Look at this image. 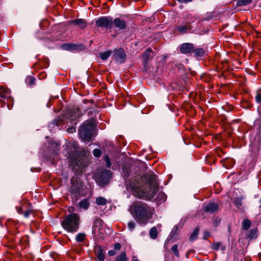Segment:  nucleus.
<instances>
[{"label": "nucleus", "mask_w": 261, "mask_h": 261, "mask_svg": "<svg viewBox=\"0 0 261 261\" xmlns=\"http://www.w3.org/2000/svg\"><path fill=\"white\" fill-rule=\"evenodd\" d=\"M126 180L127 188L132 191L133 195L139 198L150 200L158 191L156 176L152 172L136 179Z\"/></svg>", "instance_id": "nucleus-1"}, {"label": "nucleus", "mask_w": 261, "mask_h": 261, "mask_svg": "<svg viewBox=\"0 0 261 261\" xmlns=\"http://www.w3.org/2000/svg\"><path fill=\"white\" fill-rule=\"evenodd\" d=\"M128 210L134 219L141 225H146L154 213L153 207L142 201L133 202Z\"/></svg>", "instance_id": "nucleus-2"}, {"label": "nucleus", "mask_w": 261, "mask_h": 261, "mask_svg": "<svg viewBox=\"0 0 261 261\" xmlns=\"http://www.w3.org/2000/svg\"><path fill=\"white\" fill-rule=\"evenodd\" d=\"M80 217L75 213L66 215L61 222L62 227L68 232L74 233L79 229Z\"/></svg>", "instance_id": "nucleus-3"}, {"label": "nucleus", "mask_w": 261, "mask_h": 261, "mask_svg": "<svg viewBox=\"0 0 261 261\" xmlns=\"http://www.w3.org/2000/svg\"><path fill=\"white\" fill-rule=\"evenodd\" d=\"M71 186L69 188L70 194L78 199L80 197L85 196L87 193V187L83 184L81 179L76 176L70 179Z\"/></svg>", "instance_id": "nucleus-4"}, {"label": "nucleus", "mask_w": 261, "mask_h": 261, "mask_svg": "<svg viewBox=\"0 0 261 261\" xmlns=\"http://www.w3.org/2000/svg\"><path fill=\"white\" fill-rule=\"evenodd\" d=\"M94 121L90 119L84 121L79 128V134L81 139L85 141H90L94 135Z\"/></svg>", "instance_id": "nucleus-5"}, {"label": "nucleus", "mask_w": 261, "mask_h": 261, "mask_svg": "<svg viewBox=\"0 0 261 261\" xmlns=\"http://www.w3.org/2000/svg\"><path fill=\"white\" fill-rule=\"evenodd\" d=\"M112 177V172L110 170H105L101 172L96 178V182L101 186L107 185Z\"/></svg>", "instance_id": "nucleus-6"}, {"label": "nucleus", "mask_w": 261, "mask_h": 261, "mask_svg": "<svg viewBox=\"0 0 261 261\" xmlns=\"http://www.w3.org/2000/svg\"><path fill=\"white\" fill-rule=\"evenodd\" d=\"M95 24L98 27L106 28L108 29H112L113 27V20L110 17L102 16L96 20Z\"/></svg>", "instance_id": "nucleus-7"}, {"label": "nucleus", "mask_w": 261, "mask_h": 261, "mask_svg": "<svg viewBox=\"0 0 261 261\" xmlns=\"http://www.w3.org/2000/svg\"><path fill=\"white\" fill-rule=\"evenodd\" d=\"M73 170L77 173H82L86 165L85 160L83 159L77 158L71 161V164Z\"/></svg>", "instance_id": "nucleus-8"}, {"label": "nucleus", "mask_w": 261, "mask_h": 261, "mask_svg": "<svg viewBox=\"0 0 261 261\" xmlns=\"http://www.w3.org/2000/svg\"><path fill=\"white\" fill-rule=\"evenodd\" d=\"M192 29V25L187 23L177 25L174 29L175 32L180 34H184L190 32Z\"/></svg>", "instance_id": "nucleus-9"}, {"label": "nucleus", "mask_w": 261, "mask_h": 261, "mask_svg": "<svg viewBox=\"0 0 261 261\" xmlns=\"http://www.w3.org/2000/svg\"><path fill=\"white\" fill-rule=\"evenodd\" d=\"M194 46L190 43H185L180 45L179 50L181 53L188 54L193 53Z\"/></svg>", "instance_id": "nucleus-10"}, {"label": "nucleus", "mask_w": 261, "mask_h": 261, "mask_svg": "<svg viewBox=\"0 0 261 261\" xmlns=\"http://www.w3.org/2000/svg\"><path fill=\"white\" fill-rule=\"evenodd\" d=\"M119 30H125L126 28V22L120 17L115 18L113 20V25Z\"/></svg>", "instance_id": "nucleus-11"}, {"label": "nucleus", "mask_w": 261, "mask_h": 261, "mask_svg": "<svg viewBox=\"0 0 261 261\" xmlns=\"http://www.w3.org/2000/svg\"><path fill=\"white\" fill-rule=\"evenodd\" d=\"M105 249L102 246L99 245L97 246L95 251L96 259L98 261H104L105 259Z\"/></svg>", "instance_id": "nucleus-12"}, {"label": "nucleus", "mask_w": 261, "mask_h": 261, "mask_svg": "<svg viewBox=\"0 0 261 261\" xmlns=\"http://www.w3.org/2000/svg\"><path fill=\"white\" fill-rule=\"evenodd\" d=\"M125 58L126 55L122 48H120L116 51L115 59L117 62L122 63L125 61Z\"/></svg>", "instance_id": "nucleus-13"}, {"label": "nucleus", "mask_w": 261, "mask_h": 261, "mask_svg": "<svg viewBox=\"0 0 261 261\" xmlns=\"http://www.w3.org/2000/svg\"><path fill=\"white\" fill-rule=\"evenodd\" d=\"M68 118L71 120H74L80 118L82 113L79 108H74L68 112Z\"/></svg>", "instance_id": "nucleus-14"}, {"label": "nucleus", "mask_w": 261, "mask_h": 261, "mask_svg": "<svg viewBox=\"0 0 261 261\" xmlns=\"http://www.w3.org/2000/svg\"><path fill=\"white\" fill-rule=\"evenodd\" d=\"M219 210V206L217 203L214 202H210L205 205L204 211L205 212L210 213H214Z\"/></svg>", "instance_id": "nucleus-15"}, {"label": "nucleus", "mask_w": 261, "mask_h": 261, "mask_svg": "<svg viewBox=\"0 0 261 261\" xmlns=\"http://www.w3.org/2000/svg\"><path fill=\"white\" fill-rule=\"evenodd\" d=\"M69 23L74 25H77L81 29H84L87 26V23L86 21L82 18L71 20L69 21Z\"/></svg>", "instance_id": "nucleus-16"}, {"label": "nucleus", "mask_w": 261, "mask_h": 261, "mask_svg": "<svg viewBox=\"0 0 261 261\" xmlns=\"http://www.w3.org/2000/svg\"><path fill=\"white\" fill-rule=\"evenodd\" d=\"M152 54V50L150 47L147 48L143 53L142 55V59L144 66H146L147 65L149 61L151 59Z\"/></svg>", "instance_id": "nucleus-17"}, {"label": "nucleus", "mask_w": 261, "mask_h": 261, "mask_svg": "<svg viewBox=\"0 0 261 261\" xmlns=\"http://www.w3.org/2000/svg\"><path fill=\"white\" fill-rule=\"evenodd\" d=\"M103 221L102 220L98 218L96 219L94 223V224L93 225L92 227V233L94 235H96L97 234V229L98 227H103Z\"/></svg>", "instance_id": "nucleus-18"}, {"label": "nucleus", "mask_w": 261, "mask_h": 261, "mask_svg": "<svg viewBox=\"0 0 261 261\" xmlns=\"http://www.w3.org/2000/svg\"><path fill=\"white\" fill-rule=\"evenodd\" d=\"M78 45L73 43H64L62 45V48L69 51H73L78 49Z\"/></svg>", "instance_id": "nucleus-19"}, {"label": "nucleus", "mask_w": 261, "mask_h": 261, "mask_svg": "<svg viewBox=\"0 0 261 261\" xmlns=\"http://www.w3.org/2000/svg\"><path fill=\"white\" fill-rule=\"evenodd\" d=\"M211 248L212 249L216 251L218 250L220 248L223 251L226 249L225 246L222 245V243L219 242H214L211 245Z\"/></svg>", "instance_id": "nucleus-20"}, {"label": "nucleus", "mask_w": 261, "mask_h": 261, "mask_svg": "<svg viewBox=\"0 0 261 261\" xmlns=\"http://www.w3.org/2000/svg\"><path fill=\"white\" fill-rule=\"evenodd\" d=\"M90 204L88 199H84L82 200L79 203V206L80 208L84 210H87L89 207Z\"/></svg>", "instance_id": "nucleus-21"}, {"label": "nucleus", "mask_w": 261, "mask_h": 261, "mask_svg": "<svg viewBox=\"0 0 261 261\" xmlns=\"http://www.w3.org/2000/svg\"><path fill=\"white\" fill-rule=\"evenodd\" d=\"M10 94V90L4 87L0 88V97L3 98H6L8 97Z\"/></svg>", "instance_id": "nucleus-22"}, {"label": "nucleus", "mask_w": 261, "mask_h": 261, "mask_svg": "<svg viewBox=\"0 0 261 261\" xmlns=\"http://www.w3.org/2000/svg\"><path fill=\"white\" fill-rule=\"evenodd\" d=\"M193 53H194L195 57L198 58L202 57L204 55L205 51L202 48H195L194 47Z\"/></svg>", "instance_id": "nucleus-23"}, {"label": "nucleus", "mask_w": 261, "mask_h": 261, "mask_svg": "<svg viewBox=\"0 0 261 261\" xmlns=\"http://www.w3.org/2000/svg\"><path fill=\"white\" fill-rule=\"evenodd\" d=\"M48 60L47 59H44L42 61H39L38 63H35L34 66L37 68L38 66L40 68L47 67L48 66Z\"/></svg>", "instance_id": "nucleus-24"}, {"label": "nucleus", "mask_w": 261, "mask_h": 261, "mask_svg": "<svg viewBox=\"0 0 261 261\" xmlns=\"http://www.w3.org/2000/svg\"><path fill=\"white\" fill-rule=\"evenodd\" d=\"M199 229L198 227H196L190 237V241H193L197 239L198 233H199Z\"/></svg>", "instance_id": "nucleus-25"}, {"label": "nucleus", "mask_w": 261, "mask_h": 261, "mask_svg": "<svg viewBox=\"0 0 261 261\" xmlns=\"http://www.w3.org/2000/svg\"><path fill=\"white\" fill-rule=\"evenodd\" d=\"M95 202L98 205H104L106 204L107 200L105 198L98 197L96 199Z\"/></svg>", "instance_id": "nucleus-26"}, {"label": "nucleus", "mask_w": 261, "mask_h": 261, "mask_svg": "<svg viewBox=\"0 0 261 261\" xmlns=\"http://www.w3.org/2000/svg\"><path fill=\"white\" fill-rule=\"evenodd\" d=\"M149 235L151 238L155 239L158 237V230L155 227H152L149 231Z\"/></svg>", "instance_id": "nucleus-27"}, {"label": "nucleus", "mask_w": 261, "mask_h": 261, "mask_svg": "<svg viewBox=\"0 0 261 261\" xmlns=\"http://www.w3.org/2000/svg\"><path fill=\"white\" fill-rule=\"evenodd\" d=\"M111 54L112 51L111 50H108L106 52L100 53L99 56L102 60H106L111 56Z\"/></svg>", "instance_id": "nucleus-28"}, {"label": "nucleus", "mask_w": 261, "mask_h": 261, "mask_svg": "<svg viewBox=\"0 0 261 261\" xmlns=\"http://www.w3.org/2000/svg\"><path fill=\"white\" fill-rule=\"evenodd\" d=\"M252 0H237V6H247L251 3Z\"/></svg>", "instance_id": "nucleus-29"}, {"label": "nucleus", "mask_w": 261, "mask_h": 261, "mask_svg": "<svg viewBox=\"0 0 261 261\" xmlns=\"http://www.w3.org/2000/svg\"><path fill=\"white\" fill-rule=\"evenodd\" d=\"M186 23L187 24H190L194 22L195 21V18L191 14H188L186 18Z\"/></svg>", "instance_id": "nucleus-30"}, {"label": "nucleus", "mask_w": 261, "mask_h": 261, "mask_svg": "<svg viewBox=\"0 0 261 261\" xmlns=\"http://www.w3.org/2000/svg\"><path fill=\"white\" fill-rule=\"evenodd\" d=\"M126 253L125 252H122L118 256H117L116 261H126Z\"/></svg>", "instance_id": "nucleus-31"}, {"label": "nucleus", "mask_w": 261, "mask_h": 261, "mask_svg": "<svg viewBox=\"0 0 261 261\" xmlns=\"http://www.w3.org/2000/svg\"><path fill=\"white\" fill-rule=\"evenodd\" d=\"M251 222L248 219H245L243 223V228L244 230H248L251 226Z\"/></svg>", "instance_id": "nucleus-32"}, {"label": "nucleus", "mask_w": 261, "mask_h": 261, "mask_svg": "<svg viewBox=\"0 0 261 261\" xmlns=\"http://www.w3.org/2000/svg\"><path fill=\"white\" fill-rule=\"evenodd\" d=\"M242 197H237L234 200V204L238 208L242 205Z\"/></svg>", "instance_id": "nucleus-33"}, {"label": "nucleus", "mask_w": 261, "mask_h": 261, "mask_svg": "<svg viewBox=\"0 0 261 261\" xmlns=\"http://www.w3.org/2000/svg\"><path fill=\"white\" fill-rule=\"evenodd\" d=\"M85 239V234L83 233H80L76 236V241L79 242H82Z\"/></svg>", "instance_id": "nucleus-34"}, {"label": "nucleus", "mask_w": 261, "mask_h": 261, "mask_svg": "<svg viewBox=\"0 0 261 261\" xmlns=\"http://www.w3.org/2000/svg\"><path fill=\"white\" fill-rule=\"evenodd\" d=\"M256 232H257L256 229H251L249 231V234L248 235V238H249L251 239L256 238Z\"/></svg>", "instance_id": "nucleus-35"}, {"label": "nucleus", "mask_w": 261, "mask_h": 261, "mask_svg": "<svg viewBox=\"0 0 261 261\" xmlns=\"http://www.w3.org/2000/svg\"><path fill=\"white\" fill-rule=\"evenodd\" d=\"M171 250L176 257H179V254L178 250V245L177 244H175L172 247Z\"/></svg>", "instance_id": "nucleus-36"}, {"label": "nucleus", "mask_w": 261, "mask_h": 261, "mask_svg": "<svg viewBox=\"0 0 261 261\" xmlns=\"http://www.w3.org/2000/svg\"><path fill=\"white\" fill-rule=\"evenodd\" d=\"M130 172V170L129 168H127L126 167H122V172H123V176L125 177H127L129 176Z\"/></svg>", "instance_id": "nucleus-37"}, {"label": "nucleus", "mask_w": 261, "mask_h": 261, "mask_svg": "<svg viewBox=\"0 0 261 261\" xmlns=\"http://www.w3.org/2000/svg\"><path fill=\"white\" fill-rule=\"evenodd\" d=\"M103 160L106 162V166L108 168H110L111 166V163L110 161V159L108 155H105L103 157Z\"/></svg>", "instance_id": "nucleus-38"}, {"label": "nucleus", "mask_w": 261, "mask_h": 261, "mask_svg": "<svg viewBox=\"0 0 261 261\" xmlns=\"http://www.w3.org/2000/svg\"><path fill=\"white\" fill-rule=\"evenodd\" d=\"M158 198L160 201H165L167 198L166 195L163 192L159 193L158 195Z\"/></svg>", "instance_id": "nucleus-39"}, {"label": "nucleus", "mask_w": 261, "mask_h": 261, "mask_svg": "<svg viewBox=\"0 0 261 261\" xmlns=\"http://www.w3.org/2000/svg\"><path fill=\"white\" fill-rule=\"evenodd\" d=\"M25 203L23 205H22L20 206H17L16 207L17 212L20 214H22L23 213V211L25 210V206L27 204V202H24Z\"/></svg>", "instance_id": "nucleus-40"}, {"label": "nucleus", "mask_w": 261, "mask_h": 261, "mask_svg": "<svg viewBox=\"0 0 261 261\" xmlns=\"http://www.w3.org/2000/svg\"><path fill=\"white\" fill-rule=\"evenodd\" d=\"M93 155L95 156V157H99L101 155V150L99 149H94L93 151Z\"/></svg>", "instance_id": "nucleus-41"}, {"label": "nucleus", "mask_w": 261, "mask_h": 261, "mask_svg": "<svg viewBox=\"0 0 261 261\" xmlns=\"http://www.w3.org/2000/svg\"><path fill=\"white\" fill-rule=\"evenodd\" d=\"M136 226V223L134 221H130L128 223V229L132 231Z\"/></svg>", "instance_id": "nucleus-42"}, {"label": "nucleus", "mask_w": 261, "mask_h": 261, "mask_svg": "<svg viewBox=\"0 0 261 261\" xmlns=\"http://www.w3.org/2000/svg\"><path fill=\"white\" fill-rule=\"evenodd\" d=\"M33 212V211L32 210H27L24 211L23 213L24 217L28 218L30 216L31 214H32Z\"/></svg>", "instance_id": "nucleus-43"}, {"label": "nucleus", "mask_w": 261, "mask_h": 261, "mask_svg": "<svg viewBox=\"0 0 261 261\" xmlns=\"http://www.w3.org/2000/svg\"><path fill=\"white\" fill-rule=\"evenodd\" d=\"M27 80H28V83L31 85L35 84V80L32 76H29V77H28Z\"/></svg>", "instance_id": "nucleus-44"}, {"label": "nucleus", "mask_w": 261, "mask_h": 261, "mask_svg": "<svg viewBox=\"0 0 261 261\" xmlns=\"http://www.w3.org/2000/svg\"><path fill=\"white\" fill-rule=\"evenodd\" d=\"M102 234H103L102 227H98V229H97L96 235L100 237H101Z\"/></svg>", "instance_id": "nucleus-45"}, {"label": "nucleus", "mask_w": 261, "mask_h": 261, "mask_svg": "<svg viewBox=\"0 0 261 261\" xmlns=\"http://www.w3.org/2000/svg\"><path fill=\"white\" fill-rule=\"evenodd\" d=\"M210 236V233L207 231H205L204 232V234L203 237V239L204 240H207L208 238Z\"/></svg>", "instance_id": "nucleus-46"}, {"label": "nucleus", "mask_w": 261, "mask_h": 261, "mask_svg": "<svg viewBox=\"0 0 261 261\" xmlns=\"http://www.w3.org/2000/svg\"><path fill=\"white\" fill-rule=\"evenodd\" d=\"M255 99L257 103L261 102V94H257L255 96Z\"/></svg>", "instance_id": "nucleus-47"}, {"label": "nucleus", "mask_w": 261, "mask_h": 261, "mask_svg": "<svg viewBox=\"0 0 261 261\" xmlns=\"http://www.w3.org/2000/svg\"><path fill=\"white\" fill-rule=\"evenodd\" d=\"M121 247V245L119 243H115V245H114V249L115 250H120Z\"/></svg>", "instance_id": "nucleus-48"}, {"label": "nucleus", "mask_w": 261, "mask_h": 261, "mask_svg": "<svg viewBox=\"0 0 261 261\" xmlns=\"http://www.w3.org/2000/svg\"><path fill=\"white\" fill-rule=\"evenodd\" d=\"M116 253V252L113 250H111L108 251V254L111 256L115 255Z\"/></svg>", "instance_id": "nucleus-49"}, {"label": "nucleus", "mask_w": 261, "mask_h": 261, "mask_svg": "<svg viewBox=\"0 0 261 261\" xmlns=\"http://www.w3.org/2000/svg\"><path fill=\"white\" fill-rule=\"evenodd\" d=\"M180 3L187 4L188 3L192 2V0H177Z\"/></svg>", "instance_id": "nucleus-50"}, {"label": "nucleus", "mask_w": 261, "mask_h": 261, "mask_svg": "<svg viewBox=\"0 0 261 261\" xmlns=\"http://www.w3.org/2000/svg\"><path fill=\"white\" fill-rule=\"evenodd\" d=\"M220 220H214L213 222L215 226H217L219 225V224L220 223Z\"/></svg>", "instance_id": "nucleus-51"}, {"label": "nucleus", "mask_w": 261, "mask_h": 261, "mask_svg": "<svg viewBox=\"0 0 261 261\" xmlns=\"http://www.w3.org/2000/svg\"><path fill=\"white\" fill-rule=\"evenodd\" d=\"M217 152H218V155L220 156H221V153H223V150L221 148H219V149H218Z\"/></svg>", "instance_id": "nucleus-52"}, {"label": "nucleus", "mask_w": 261, "mask_h": 261, "mask_svg": "<svg viewBox=\"0 0 261 261\" xmlns=\"http://www.w3.org/2000/svg\"><path fill=\"white\" fill-rule=\"evenodd\" d=\"M68 132H70V133L73 132H75V128H68Z\"/></svg>", "instance_id": "nucleus-53"}, {"label": "nucleus", "mask_w": 261, "mask_h": 261, "mask_svg": "<svg viewBox=\"0 0 261 261\" xmlns=\"http://www.w3.org/2000/svg\"><path fill=\"white\" fill-rule=\"evenodd\" d=\"M65 155L67 156L68 158H72L73 154L71 153L68 152V154H66Z\"/></svg>", "instance_id": "nucleus-54"}, {"label": "nucleus", "mask_w": 261, "mask_h": 261, "mask_svg": "<svg viewBox=\"0 0 261 261\" xmlns=\"http://www.w3.org/2000/svg\"><path fill=\"white\" fill-rule=\"evenodd\" d=\"M71 148H72V147H71V146H68L67 147V148H66L67 151H69V150H71Z\"/></svg>", "instance_id": "nucleus-55"}, {"label": "nucleus", "mask_w": 261, "mask_h": 261, "mask_svg": "<svg viewBox=\"0 0 261 261\" xmlns=\"http://www.w3.org/2000/svg\"><path fill=\"white\" fill-rule=\"evenodd\" d=\"M132 261H139L138 259H137L135 256H134L133 257V259H132Z\"/></svg>", "instance_id": "nucleus-56"}, {"label": "nucleus", "mask_w": 261, "mask_h": 261, "mask_svg": "<svg viewBox=\"0 0 261 261\" xmlns=\"http://www.w3.org/2000/svg\"><path fill=\"white\" fill-rule=\"evenodd\" d=\"M192 251V250H189L188 251L187 253H186V256H188V255L190 253V252H191Z\"/></svg>", "instance_id": "nucleus-57"}, {"label": "nucleus", "mask_w": 261, "mask_h": 261, "mask_svg": "<svg viewBox=\"0 0 261 261\" xmlns=\"http://www.w3.org/2000/svg\"><path fill=\"white\" fill-rule=\"evenodd\" d=\"M259 202H260V203H261V197H260V200H259Z\"/></svg>", "instance_id": "nucleus-58"}]
</instances>
